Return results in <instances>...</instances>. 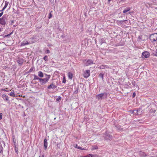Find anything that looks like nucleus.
Instances as JSON below:
<instances>
[{"instance_id": "f257e3e1", "label": "nucleus", "mask_w": 157, "mask_h": 157, "mask_svg": "<svg viewBox=\"0 0 157 157\" xmlns=\"http://www.w3.org/2000/svg\"><path fill=\"white\" fill-rule=\"evenodd\" d=\"M46 76L47 77V78H45L43 79L40 78V82L41 85H43L47 83L51 77L50 75H46Z\"/></svg>"}, {"instance_id": "f03ea898", "label": "nucleus", "mask_w": 157, "mask_h": 157, "mask_svg": "<svg viewBox=\"0 0 157 157\" xmlns=\"http://www.w3.org/2000/svg\"><path fill=\"white\" fill-rule=\"evenodd\" d=\"M83 62L84 63L86 66H88L91 65L93 63H94L93 61L90 59H89L87 60L86 59L83 60Z\"/></svg>"}, {"instance_id": "7ed1b4c3", "label": "nucleus", "mask_w": 157, "mask_h": 157, "mask_svg": "<svg viewBox=\"0 0 157 157\" xmlns=\"http://www.w3.org/2000/svg\"><path fill=\"white\" fill-rule=\"evenodd\" d=\"M7 20V16L4 15L2 18H0V24L3 25L6 24V21Z\"/></svg>"}, {"instance_id": "20e7f679", "label": "nucleus", "mask_w": 157, "mask_h": 157, "mask_svg": "<svg viewBox=\"0 0 157 157\" xmlns=\"http://www.w3.org/2000/svg\"><path fill=\"white\" fill-rule=\"evenodd\" d=\"M151 41L153 42L157 40V33L151 34L150 37Z\"/></svg>"}, {"instance_id": "39448f33", "label": "nucleus", "mask_w": 157, "mask_h": 157, "mask_svg": "<svg viewBox=\"0 0 157 157\" xmlns=\"http://www.w3.org/2000/svg\"><path fill=\"white\" fill-rule=\"evenodd\" d=\"M148 38V36L146 35H142L139 36L138 37L139 41H145Z\"/></svg>"}, {"instance_id": "423d86ee", "label": "nucleus", "mask_w": 157, "mask_h": 157, "mask_svg": "<svg viewBox=\"0 0 157 157\" xmlns=\"http://www.w3.org/2000/svg\"><path fill=\"white\" fill-rule=\"evenodd\" d=\"M16 61L19 66H22L23 63L25 62V61L23 59L20 57H18Z\"/></svg>"}, {"instance_id": "0eeeda50", "label": "nucleus", "mask_w": 157, "mask_h": 157, "mask_svg": "<svg viewBox=\"0 0 157 157\" xmlns=\"http://www.w3.org/2000/svg\"><path fill=\"white\" fill-rule=\"evenodd\" d=\"M90 71L87 70L83 74V76L85 78H87L90 76Z\"/></svg>"}, {"instance_id": "6e6552de", "label": "nucleus", "mask_w": 157, "mask_h": 157, "mask_svg": "<svg viewBox=\"0 0 157 157\" xmlns=\"http://www.w3.org/2000/svg\"><path fill=\"white\" fill-rule=\"evenodd\" d=\"M143 56L145 58H147L150 56V54L148 52H144L142 53Z\"/></svg>"}, {"instance_id": "1a4fd4ad", "label": "nucleus", "mask_w": 157, "mask_h": 157, "mask_svg": "<svg viewBox=\"0 0 157 157\" xmlns=\"http://www.w3.org/2000/svg\"><path fill=\"white\" fill-rule=\"evenodd\" d=\"M57 86L55 84L51 83L48 86V89H54Z\"/></svg>"}, {"instance_id": "9d476101", "label": "nucleus", "mask_w": 157, "mask_h": 157, "mask_svg": "<svg viewBox=\"0 0 157 157\" xmlns=\"http://www.w3.org/2000/svg\"><path fill=\"white\" fill-rule=\"evenodd\" d=\"M2 97L4 100L7 101H9V97L6 95L3 94L2 95Z\"/></svg>"}, {"instance_id": "9b49d317", "label": "nucleus", "mask_w": 157, "mask_h": 157, "mask_svg": "<svg viewBox=\"0 0 157 157\" xmlns=\"http://www.w3.org/2000/svg\"><path fill=\"white\" fill-rule=\"evenodd\" d=\"M29 44V43L28 41L25 40L23 41L21 43V46H23L26 45H28Z\"/></svg>"}, {"instance_id": "f8f14e48", "label": "nucleus", "mask_w": 157, "mask_h": 157, "mask_svg": "<svg viewBox=\"0 0 157 157\" xmlns=\"http://www.w3.org/2000/svg\"><path fill=\"white\" fill-rule=\"evenodd\" d=\"M104 94L101 93L96 95L98 100L101 99L104 95Z\"/></svg>"}, {"instance_id": "ddd939ff", "label": "nucleus", "mask_w": 157, "mask_h": 157, "mask_svg": "<svg viewBox=\"0 0 157 157\" xmlns=\"http://www.w3.org/2000/svg\"><path fill=\"white\" fill-rule=\"evenodd\" d=\"M9 2L7 1H5V5L1 11H3L7 6L8 5Z\"/></svg>"}, {"instance_id": "4468645a", "label": "nucleus", "mask_w": 157, "mask_h": 157, "mask_svg": "<svg viewBox=\"0 0 157 157\" xmlns=\"http://www.w3.org/2000/svg\"><path fill=\"white\" fill-rule=\"evenodd\" d=\"M44 146L45 147V149H46L48 146V143L47 140L44 139Z\"/></svg>"}, {"instance_id": "2eb2a0df", "label": "nucleus", "mask_w": 157, "mask_h": 157, "mask_svg": "<svg viewBox=\"0 0 157 157\" xmlns=\"http://www.w3.org/2000/svg\"><path fill=\"white\" fill-rule=\"evenodd\" d=\"M67 75L69 79H72L73 78V75L71 72H69L68 73Z\"/></svg>"}, {"instance_id": "dca6fc26", "label": "nucleus", "mask_w": 157, "mask_h": 157, "mask_svg": "<svg viewBox=\"0 0 157 157\" xmlns=\"http://www.w3.org/2000/svg\"><path fill=\"white\" fill-rule=\"evenodd\" d=\"M38 75L40 77H43L44 76L43 73L41 71H39L38 72Z\"/></svg>"}, {"instance_id": "f3484780", "label": "nucleus", "mask_w": 157, "mask_h": 157, "mask_svg": "<svg viewBox=\"0 0 157 157\" xmlns=\"http://www.w3.org/2000/svg\"><path fill=\"white\" fill-rule=\"evenodd\" d=\"M75 147L80 150H87V149H84L83 148H82L81 147H80L79 146H78L77 144L76 145Z\"/></svg>"}, {"instance_id": "a211bd4d", "label": "nucleus", "mask_w": 157, "mask_h": 157, "mask_svg": "<svg viewBox=\"0 0 157 157\" xmlns=\"http://www.w3.org/2000/svg\"><path fill=\"white\" fill-rule=\"evenodd\" d=\"M8 94L13 97H14L15 96L14 91H13V92H11L10 93Z\"/></svg>"}, {"instance_id": "6ab92c4d", "label": "nucleus", "mask_w": 157, "mask_h": 157, "mask_svg": "<svg viewBox=\"0 0 157 157\" xmlns=\"http://www.w3.org/2000/svg\"><path fill=\"white\" fill-rule=\"evenodd\" d=\"M130 10V7H128L127 9H124L123 11V13H125Z\"/></svg>"}, {"instance_id": "aec40b11", "label": "nucleus", "mask_w": 157, "mask_h": 157, "mask_svg": "<svg viewBox=\"0 0 157 157\" xmlns=\"http://www.w3.org/2000/svg\"><path fill=\"white\" fill-rule=\"evenodd\" d=\"M34 76V80H38L40 81V78H39V77L36 75H33Z\"/></svg>"}, {"instance_id": "412c9836", "label": "nucleus", "mask_w": 157, "mask_h": 157, "mask_svg": "<svg viewBox=\"0 0 157 157\" xmlns=\"http://www.w3.org/2000/svg\"><path fill=\"white\" fill-rule=\"evenodd\" d=\"M62 82L63 83H65L66 82V79L65 76V75H63V80Z\"/></svg>"}, {"instance_id": "4be33fe9", "label": "nucleus", "mask_w": 157, "mask_h": 157, "mask_svg": "<svg viewBox=\"0 0 157 157\" xmlns=\"http://www.w3.org/2000/svg\"><path fill=\"white\" fill-rule=\"evenodd\" d=\"M140 156H147V155L144 152H140Z\"/></svg>"}, {"instance_id": "5701e85b", "label": "nucleus", "mask_w": 157, "mask_h": 157, "mask_svg": "<svg viewBox=\"0 0 157 157\" xmlns=\"http://www.w3.org/2000/svg\"><path fill=\"white\" fill-rule=\"evenodd\" d=\"M13 33V32H12L11 33H10L9 34H8V35H5L4 36V37H10V35H11L12 34V33Z\"/></svg>"}, {"instance_id": "b1692460", "label": "nucleus", "mask_w": 157, "mask_h": 157, "mask_svg": "<svg viewBox=\"0 0 157 157\" xmlns=\"http://www.w3.org/2000/svg\"><path fill=\"white\" fill-rule=\"evenodd\" d=\"M43 59L45 61H47L48 60V57L46 56L43 58Z\"/></svg>"}, {"instance_id": "393cba45", "label": "nucleus", "mask_w": 157, "mask_h": 157, "mask_svg": "<svg viewBox=\"0 0 157 157\" xmlns=\"http://www.w3.org/2000/svg\"><path fill=\"white\" fill-rule=\"evenodd\" d=\"M52 17V13H49L48 16V18L50 19Z\"/></svg>"}, {"instance_id": "a878e982", "label": "nucleus", "mask_w": 157, "mask_h": 157, "mask_svg": "<svg viewBox=\"0 0 157 157\" xmlns=\"http://www.w3.org/2000/svg\"><path fill=\"white\" fill-rule=\"evenodd\" d=\"M82 157H92L91 156V154H89L86 156H83Z\"/></svg>"}, {"instance_id": "bb28decb", "label": "nucleus", "mask_w": 157, "mask_h": 157, "mask_svg": "<svg viewBox=\"0 0 157 157\" xmlns=\"http://www.w3.org/2000/svg\"><path fill=\"white\" fill-rule=\"evenodd\" d=\"M97 148H98V147H97V146H93V148H92V150H95V149H97Z\"/></svg>"}, {"instance_id": "cd10ccee", "label": "nucleus", "mask_w": 157, "mask_h": 157, "mask_svg": "<svg viewBox=\"0 0 157 157\" xmlns=\"http://www.w3.org/2000/svg\"><path fill=\"white\" fill-rule=\"evenodd\" d=\"M3 150V148L2 146L0 147V153H2Z\"/></svg>"}, {"instance_id": "c85d7f7f", "label": "nucleus", "mask_w": 157, "mask_h": 157, "mask_svg": "<svg viewBox=\"0 0 157 157\" xmlns=\"http://www.w3.org/2000/svg\"><path fill=\"white\" fill-rule=\"evenodd\" d=\"M60 100L61 97L60 96L59 98H57L56 99V101H60Z\"/></svg>"}, {"instance_id": "c756f323", "label": "nucleus", "mask_w": 157, "mask_h": 157, "mask_svg": "<svg viewBox=\"0 0 157 157\" xmlns=\"http://www.w3.org/2000/svg\"><path fill=\"white\" fill-rule=\"evenodd\" d=\"M91 156L92 157H98L97 155H93L92 154H91Z\"/></svg>"}, {"instance_id": "7c9ffc66", "label": "nucleus", "mask_w": 157, "mask_h": 157, "mask_svg": "<svg viewBox=\"0 0 157 157\" xmlns=\"http://www.w3.org/2000/svg\"><path fill=\"white\" fill-rule=\"evenodd\" d=\"M45 52H46V53L48 54V53H50V51H49V50H47Z\"/></svg>"}, {"instance_id": "2f4dec72", "label": "nucleus", "mask_w": 157, "mask_h": 157, "mask_svg": "<svg viewBox=\"0 0 157 157\" xmlns=\"http://www.w3.org/2000/svg\"><path fill=\"white\" fill-rule=\"evenodd\" d=\"M2 113H0V120L2 119Z\"/></svg>"}, {"instance_id": "473e14b6", "label": "nucleus", "mask_w": 157, "mask_h": 157, "mask_svg": "<svg viewBox=\"0 0 157 157\" xmlns=\"http://www.w3.org/2000/svg\"><path fill=\"white\" fill-rule=\"evenodd\" d=\"M49 1L50 2L52 3H53L54 1V0H49Z\"/></svg>"}, {"instance_id": "72a5a7b5", "label": "nucleus", "mask_w": 157, "mask_h": 157, "mask_svg": "<svg viewBox=\"0 0 157 157\" xmlns=\"http://www.w3.org/2000/svg\"><path fill=\"white\" fill-rule=\"evenodd\" d=\"M19 97H23V98H25V96H22V95H19L18 96Z\"/></svg>"}, {"instance_id": "f704fd0d", "label": "nucleus", "mask_w": 157, "mask_h": 157, "mask_svg": "<svg viewBox=\"0 0 157 157\" xmlns=\"http://www.w3.org/2000/svg\"><path fill=\"white\" fill-rule=\"evenodd\" d=\"M2 11V13H0V17H1L3 14V12Z\"/></svg>"}, {"instance_id": "c9c22d12", "label": "nucleus", "mask_w": 157, "mask_h": 157, "mask_svg": "<svg viewBox=\"0 0 157 157\" xmlns=\"http://www.w3.org/2000/svg\"><path fill=\"white\" fill-rule=\"evenodd\" d=\"M136 93L135 92H134L133 94V97H134L136 96Z\"/></svg>"}, {"instance_id": "e433bc0d", "label": "nucleus", "mask_w": 157, "mask_h": 157, "mask_svg": "<svg viewBox=\"0 0 157 157\" xmlns=\"http://www.w3.org/2000/svg\"><path fill=\"white\" fill-rule=\"evenodd\" d=\"M13 23H14V21H13V20L11 21V25H12Z\"/></svg>"}, {"instance_id": "4c0bfd02", "label": "nucleus", "mask_w": 157, "mask_h": 157, "mask_svg": "<svg viewBox=\"0 0 157 157\" xmlns=\"http://www.w3.org/2000/svg\"><path fill=\"white\" fill-rule=\"evenodd\" d=\"M2 90H3V91H7H7H8V90H6V89H2Z\"/></svg>"}, {"instance_id": "58836bf2", "label": "nucleus", "mask_w": 157, "mask_h": 157, "mask_svg": "<svg viewBox=\"0 0 157 157\" xmlns=\"http://www.w3.org/2000/svg\"><path fill=\"white\" fill-rule=\"evenodd\" d=\"M53 13V11L52 10L50 12V13H52H52Z\"/></svg>"}, {"instance_id": "ea45409f", "label": "nucleus", "mask_w": 157, "mask_h": 157, "mask_svg": "<svg viewBox=\"0 0 157 157\" xmlns=\"http://www.w3.org/2000/svg\"><path fill=\"white\" fill-rule=\"evenodd\" d=\"M41 157H45L44 155H42Z\"/></svg>"}, {"instance_id": "a19ab883", "label": "nucleus", "mask_w": 157, "mask_h": 157, "mask_svg": "<svg viewBox=\"0 0 157 157\" xmlns=\"http://www.w3.org/2000/svg\"><path fill=\"white\" fill-rule=\"evenodd\" d=\"M1 29L0 28V32H1Z\"/></svg>"}, {"instance_id": "79ce46f5", "label": "nucleus", "mask_w": 157, "mask_h": 157, "mask_svg": "<svg viewBox=\"0 0 157 157\" xmlns=\"http://www.w3.org/2000/svg\"><path fill=\"white\" fill-rule=\"evenodd\" d=\"M109 2L111 0H108Z\"/></svg>"}, {"instance_id": "37998d69", "label": "nucleus", "mask_w": 157, "mask_h": 157, "mask_svg": "<svg viewBox=\"0 0 157 157\" xmlns=\"http://www.w3.org/2000/svg\"><path fill=\"white\" fill-rule=\"evenodd\" d=\"M102 78H103V75H102Z\"/></svg>"}, {"instance_id": "c03bdc74", "label": "nucleus", "mask_w": 157, "mask_h": 157, "mask_svg": "<svg viewBox=\"0 0 157 157\" xmlns=\"http://www.w3.org/2000/svg\"><path fill=\"white\" fill-rule=\"evenodd\" d=\"M7 89H8V88H6V90H7Z\"/></svg>"}, {"instance_id": "a18cd8bd", "label": "nucleus", "mask_w": 157, "mask_h": 157, "mask_svg": "<svg viewBox=\"0 0 157 157\" xmlns=\"http://www.w3.org/2000/svg\"><path fill=\"white\" fill-rule=\"evenodd\" d=\"M56 119V117L54 118V119H55V120Z\"/></svg>"}, {"instance_id": "49530a36", "label": "nucleus", "mask_w": 157, "mask_h": 157, "mask_svg": "<svg viewBox=\"0 0 157 157\" xmlns=\"http://www.w3.org/2000/svg\"><path fill=\"white\" fill-rule=\"evenodd\" d=\"M42 1H43L44 0H42Z\"/></svg>"}]
</instances>
